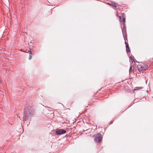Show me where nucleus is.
<instances>
[{"instance_id":"1","label":"nucleus","mask_w":153,"mask_h":153,"mask_svg":"<svg viewBox=\"0 0 153 153\" xmlns=\"http://www.w3.org/2000/svg\"><path fill=\"white\" fill-rule=\"evenodd\" d=\"M35 113V109L33 107L28 106L24 109L23 114V121H25L29 119H30L31 117Z\"/></svg>"},{"instance_id":"2","label":"nucleus","mask_w":153,"mask_h":153,"mask_svg":"<svg viewBox=\"0 0 153 153\" xmlns=\"http://www.w3.org/2000/svg\"><path fill=\"white\" fill-rule=\"evenodd\" d=\"M137 68L138 70L140 72L145 71L148 68V65L146 64H143V65H138Z\"/></svg>"},{"instance_id":"3","label":"nucleus","mask_w":153,"mask_h":153,"mask_svg":"<svg viewBox=\"0 0 153 153\" xmlns=\"http://www.w3.org/2000/svg\"><path fill=\"white\" fill-rule=\"evenodd\" d=\"M66 132V131L62 129L57 128L56 130V133L57 135H60L64 134Z\"/></svg>"},{"instance_id":"4","label":"nucleus","mask_w":153,"mask_h":153,"mask_svg":"<svg viewBox=\"0 0 153 153\" xmlns=\"http://www.w3.org/2000/svg\"><path fill=\"white\" fill-rule=\"evenodd\" d=\"M119 19L121 22H122L121 25H123V26H121L122 29H126V27L125 26V18H122L121 16H119Z\"/></svg>"},{"instance_id":"5","label":"nucleus","mask_w":153,"mask_h":153,"mask_svg":"<svg viewBox=\"0 0 153 153\" xmlns=\"http://www.w3.org/2000/svg\"><path fill=\"white\" fill-rule=\"evenodd\" d=\"M119 19L121 22H122L121 25H123V26H121L122 29H126V27L125 26V18H122L121 16H119Z\"/></svg>"},{"instance_id":"6","label":"nucleus","mask_w":153,"mask_h":153,"mask_svg":"<svg viewBox=\"0 0 153 153\" xmlns=\"http://www.w3.org/2000/svg\"><path fill=\"white\" fill-rule=\"evenodd\" d=\"M102 139L101 134L98 133L96 135L95 138V141L97 142H100Z\"/></svg>"},{"instance_id":"7","label":"nucleus","mask_w":153,"mask_h":153,"mask_svg":"<svg viewBox=\"0 0 153 153\" xmlns=\"http://www.w3.org/2000/svg\"><path fill=\"white\" fill-rule=\"evenodd\" d=\"M122 32L124 40L126 41L127 39L126 29H122Z\"/></svg>"},{"instance_id":"8","label":"nucleus","mask_w":153,"mask_h":153,"mask_svg":"<svg viewBox=\"0 0 153 153\" xmlns=\"http://www.w3.org/2000/svg\"><path fill=\"white\" fill-rule=\"evenodd\" d=\"M126 51L127 53H129L130 52V48L129 47L128 45H126Z\"/></svg>"},{"instance_id":"9","label":"nucleus","mask_w":153,"mask_h":153,"mask_svg":"<svg viewBox=\"0 0 153 153\" xmlns=\"http://www.w3.org/2000/svg\"><path fill=\"white\" fill-rule=\"evenodd\" d=\"M111 6H112L113 7H116V4L114 3H111V4H109Z\"/></svg>"},{"instance_id":"10","label":"nucleus","mask_w":153,"mask_h":153,"mask_svg":"<svg viewBox=\"0 0 153 153\" xmlns=\"http://www.w3.org/2000/svg\"><path fill=\"white\" fill-rule=\"evenodd\" d=\"M130 59L131 60V61H132V63L133 62H134V64L135 63V62L134 61V59L132 58L131 56H130Z\"/></svg>"},{"instance_id":"11","label":"nucleus","mask_w":153,"mask_h":153,"mask_svg":"<svg viewBox=\"0 0 153 153\" xmlns=\"http://www.w3.org/2000/svg\"><path fill=\"white\" fill-rule=\"evenodd\" d=\"M134 70V68H132V67L131 66L130 68L129 69V71L130 72H131L132 71H133Z\"/></svg>"},{"instance_id":"12","label":"nucleus","mask_w":153,"mask_h":153,"mask_svg":"<svg viewBox=\"0 0 153 153\" xmlns=\"http://www.w3.org/2000/svg\"><path fill=\"white\" fill-rule=\"evenodd\" d=\"M31 49H30L29 51H28V52H30L29 53V54L31 55H33V53L32 52H30Z\"/></svg>"},{"instance_id":"13","label":"nucleus","mask_w":153,"mask_h":153,"mask_svg":"<svg viewBox=\"0 0 153 153\" xmlns=\"http://www.w3.org/2000/svg\"><path fill=\"white\" fill-rule=\"evenodd\" d=\"M31 58H32V57H31V55L30 54H29V59H31Z\"/></svg>"},{"instance_id":"14","label":"nucleus","mask_w":153,"mask_h":153,"mask_svg":"<svg viewBox=\"0 0 153 153\" xmlns=\"http://www.w3.org/2000/svg\"><path fill=\"white\" fill-rule=\"evenodd\" d=\"M125 44L126 45H126H128V44L126 42H125Z\"/></svg>"},{"instance_id":"15","label":"nucleus","mask_w":153,"mask_h":153,"mask_svg":"<svg viewBox=\"0 0 153 153\" xmlns=\"http://www.w3.org/2000/svg\"><path fill=\"white\" fill-rule=\"evenodd\" d=\"M134 89V90H139V88H137L138 87Z\"/></svg>"},{"instance_id":"16","label":"nucleus","mask_w":153,"mask_h":153,"mask_svg":"<svg viewBox=\"0 0 153 153\" xmlns=\"http://www.w3.org/2000/svg\"><path fill=\"white\" fill-rule=\"evenodd\" d=\"M87 130H84V131H87Z\"/></svg>"}]
</instances>
